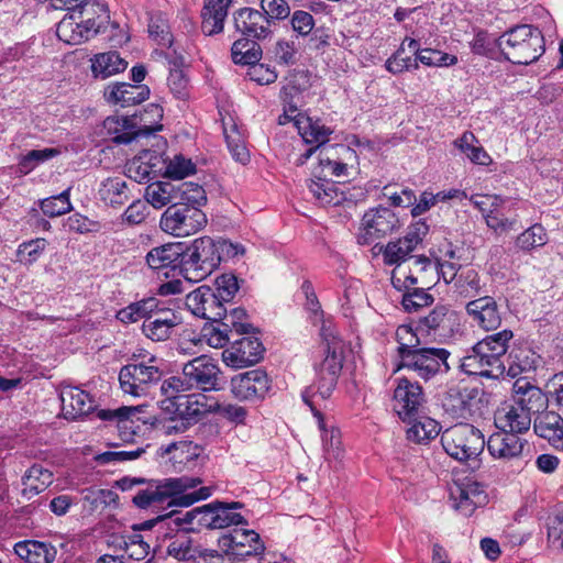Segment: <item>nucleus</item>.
<instances>
[{"mask_svg":"<svg viewBox=\"0 0 563 563\" xmlns=\"http://www.w3.org/2000/svg\"><path fill=\"white\" fill-rule=\"evenodd\" d=\"M324 356L314 366V383L301 394L303 402L309 406L314 417L321 418V402L329 399L336 387L344 361V342L335 335L333 329L325 323L320 329Z\"/></svg>","mask_w":563,"mask_h":563,"instance_id":"nucleus-1","label":"nucleus"},{"mask_svg":"<svg viewBox=\"0 0 563 563\" xmlns=\"http://www.w3.org/2000/svg\"><path fill=\"white\" fill-rule=\"evenodd\" d=\"M241 508L242 504L238 501L230 504L214 501L185 512L173 509L142 523H134L130 528H154L156 525H163L165 528H172V526L180 527L184 523H192L197 517H200L197 522L200 528L247 526L249 521L238 511Z\"/></svg>","mask_w":563,"mask_h":563,"instance_id":"nucleus-2","label":"nucleus"},{"mask_svg":"<svg viewBox=\"0 0 563 563\" xmlns=\"http://www.w3.org/2000/svg\"><path fill=\"white\" fill-rule=\"evenodd\" d=\"M515 387L516 396L512 402L498 408L494 420L497 429L520 435L529 431L532 416L544 408L547 398L540 388L527 382L525 386L517 382Z\"/></svg>","mask_w":563,"mask_h":563,"instance_id":"nucleus-3","label":"nucleus"},{"mask_svg":"<svg viewBox=\"0 0 563 563\" xmlns=\"http://www.w3.org/2000/svg\"><path fill=\"white\" fill-rule=\"evenodd\" d=\"M108 20L109 11L104 3L87 0L60 20L57 35L67 43L79 44L95 36Z\"/></svg>","mask_w":563,"mask_h":563,"instance_id":"nucleus-4","label":"nucleus"},{"mask_svg":"<svg viewBox=\"0 0 563 563\" xmlns=\"http://www.w3.org/2000/svg\"><path fill=\"white\" fill-rule=\"evenodd\" d=\"M494 42L507 60L518 65L534 63L545 51L542 32L531 24L511 27Z\"/></svg>","mask_w":563,"mask_h":563,"instance_id":"nucleus-5","label":"nucleus"},{"mask_svg":"<svg viewBox=\"0 0 563 563\" xmlns=\"http://www.w3.org/2000/svg\"><path fill=\"white\" fill-rule=\"evenodd\" d=\"M192 191L187 200H179L174 206L167 207L159 220V228L175 236H189L200 231L207 223V217L200 209L207 201L206 191L202 188V197L194 201Z\"/></svg>","mask_w":563,"mask_h":563,"instance_id":"nucleus-6","label":"nucleus"},{"mask_svg":"<svg viewBox=\"0 0 563 563\" xmlns=\"http://www.w3.org/2000/svg\"><path fill=\"white\" fill-rule=\"evenodd\" d=\"M180 276L190 283H199L218 268L221 255L218 244L209 236L183 243Z\"/></svg>","mask_w":563,"mask_h":563,"instance_id":"nucleus-7","label":"nucleus"},{"mask_svg":"<svg viewBox=\"0 0 563 563\" xmlns=\"http://www.w3.org/2000/svg\"><path fill=\"white\" fill-rule=\"evenodd\" d=\"M162 365L163 361L155 355L124 365L119 373L121 389L133 397L150 395L162 380Z\"/></svg>","mask_w":563,"mask_h":563,"instance_id":"nucleus-8","label":"nucleus"},{"mask_svg":"<svg viewBox=\"0 0 563 563\" xmlns=\"http://www.w3.org/2000/svg\"><path fill=\"white\" fill-rule=\"evenodd\" d=\"M485 443L482 431L468 423L455 424L441 434L444 451L460 462L476 461Z\"/></svg>","mask_w":563,"mask_h":563,"instance_id":"nucleus-9","label":"nucleus"},{"mask_svg":"<svg viewBox=\"0 0 563 563\" xmlns=\"http://www.w3.org/2000/svg\"><path fill=\"white\" fill-rule=\"evenodd\" d=\"M201 484L199 477H173L165 478L164 481H150L147 486L140 489L132 498L133 504L141 509L150 507H158L167 503L168 507L176 506L174 503L175 497Z\"/></svg>","mask_w":563,"mask_h":563,"instance_id":"nucleus-10","label":"nucleus"},{"mask_svg":"<svg viewBox=\"0 0 563 563\" xmlns=\"http://www.w3.org/2000/svg\"><path fill=\"white\" fill-rule=\"evenodd\" d=\"M451 353L443 347L423 346L408 358L399 361L396 371L407 369L417 377L428 382L437 375H444L450 371L448 358Z\"/></svg>","mask_w":563,"mask_h":563,"instance_id":"nucleus-11","label":"nucleus"},{"mask_svg":"<svg viewBox=\"0 0 563 563\" xmlns=\"http://www.w3.org/2000/svg\"><path fill=\"white\" fill-rule=\"evenodd\" d=\"M219 550L228 563L246 561L260 556L265 551L264 542L256 530H231L218 540Z\"/></svg>","mask_w":563,"mask_h":563,"instance_id":"nucleus-12","label":"nucleus"},{"mask_svg":"<svg viewBox=\"0 0 563 563\" xmlns=\"http://www.w3.org/2000/svg\"><path fill=\"white\" fill-rule=\"evenodd\" d=\"M419 331L426 333L430 341L446 342L459 331V313L445 305H437L427 316L419 320Z\"/></svg>","mask_w":563,"mask_h":563,"instance_id":"nucleus-13","label":"nucleus"},{"mask_svg":"<svg viewBox=\"0 0 563 563\" xmlns=\"http://www.w3.org/2000/svg\"><path fill=\"white\" fill-rule=\"evenodd\" d=\"M190 191H192L194 201L202 197V186L197 183L185 181L176 186L169 181H156L145 188L144 198L147 205L155 209H162L166 206H174L179 200H188Z\"/></svg>","mask_w":563,"mask_h":563,"instance_id":"nucleus-14","label":"nucleus"},{"mask_svg":"<svg viewBox=\"0 0 563 563\" xmlns=\"http://www.w3.org/2000/svg\"><path fill=\"white\" fill-rule=\"evenodd\" d=\"M461 369L467 375L499 378L506 373L504 360L489 352L486 343L478 341L461 360Z\"/></svg>","mask_w":563,"mask_h":563,"instance_id":"nucleus-15","label":"nucleus"},{"mask_svg":"<svg viewBox=\"0 0 563 563\" xmlns=\"http://www.w3.org/2000/svg\"><path fill=\"white\" fill-rule=\"evenodd\" d=\"M426 222L419 221L411 225L406 235L400 239L389 241L386 245L379 247L383 261L388 266L400 267L402 263L409 260L410 254L422 243L428 233Z\"/></svg>","mask_w":563,"mask_h":563,"instance_id":"nucleus-16","label":"nucleus"},{"mask_svg":"<svg viewBox=\"0 0 563 563\" xmlns=\"http://www.w3.org/2000/svg\"><path fill=\"white\" fill-rule=\"evenodd\" d=\"M470 201L479 210L486 225L495 233L503 234L517 229V218L506 217L503 212L507 198L499 195H474Z\"/></svg>","mask_w":563,"mask_h":563,"instance_id":"nucleus-17","label":"nucleus"},{"mask_svg":"<svg viewBox=\"0 0 563 563\" xmlns=\"http://www.w3.org/2000/svg\"><path fill=\"white\" fill-rule=\"evenodd\" d=\"M395 410L399 418L407 423L423 412L426 396L418 382L399 377L394 390Z\"/></svg>","mask_w":563,"mask_h":563,"instance_id":"nucleus-18","label":"nucleus"},{"mask_svg":"<svg viewBox=\"0 0 563 563\" xmlns=\"http://www.w3.org/2000/svg\"><path fill=\"white\" fill-rule=\"evenodd\" d=\"M398 227L399 220L391 209L383 207L372 209L363 216L357 241L363 245L372 244L393 233Z\"/></svg>","mask_w":563,"mask_h":563,"instance_id":"nucleus-19","label":"nucleus"},{"mask_svg":"<svg viewBox=\"0 0 563 563\" xmlns=\"http://www.w3.org/2000/svg\"><path fill=\"white\" fill-rule=\"evenodd\" d=\"M140 121H142L140 119ZM103 129L112 142L117 144H129L140 136H147L156 131L162 130L161 124L140 125L139 118L133 114L131 117H108L103 121Z\"/></svg>","mask_w":563,"mask_h":563,"instance_id":"nucleus-20","label":"nucleus"},{"mask_svg":"<svg viewBox=\"0 0 563 563\" xmlns=\"http://www.w3.org/2000/svg\"><path fill=\"white\" fill-rule=\"evenodd\" d=\"M186 307L196 317L218 322L227 318L225 303L213 288L200 286L186 297Z\"/></svg>","mask_w":563,"mask_h":563,"instance_id":"nucleus-21","label":"nucleus"},{"mask_svg":"<svg viewBox=\"0 0 563 563\" xmlns=\"http://www.w3.org/2000/svg\"><path fill=\"white\" fill-rule=\"evenodd\" d=\"M187 386H197L203 390L221 389V372L212 358L201 355L183 366Z\"/></svg>","mask_w":563,"mask_h":563,"instance_id":"nucleus-22","label":"nucleus"},{"mask_svg":"<svg viewBox=\"0 0 563 563\" xmlns=\"http://www.w3.org/2000/svg\"><path fill=\"white\" fill-rule=\"evenodd\" d=\"M291 121L305 143L314 144V146L308 148L297 158L296 165L301 166L306 164L316 151L320 152L322 147H325V143L333 131L319 120H312L310 117L302 113L291 117Z\"/></svg>","mask_w":563,"mask_h":563,"instance_id":"nucleus-23","label":"nucleus"},{"mask_svg":"<svg viewBox=\"0 0 563 563\" xmlns=\"http://www.w3.org/2000/svg\"><path fill=\"white\" fill-rule=\"evenodd\" d=\"M450 495L454 509L465 517L472 516L476 508L484 507L488 503V494L484 485L472 478L455 483Z\"/></svg>","mask_w":563,"mask_h":563,"instance_id":"nucleus-24","label":"nucleus"},{"mask_svg":"<svg viewBox=\"0 0 563 563\" xmlns=\"http://www.w3.org/2000/svg\"><path fill=\"white\" fill-rule=\"evenodd\" d=\"M183 319L174 309L161 307L142 323V333L152 342H165L169 340Z\"/></svg>","mask_w":563,"mask_h":563,"instance_id":"nucleus-25","label":"nucleus"},{"mask_svg":"<svg viewBox=\"0 0 563 563\" xmlns=\"http://www.w3.org/2000/svg\"><path fill=\"white\" fill-rule=\"evenodd\" d=\"M487 451L495 460L503 462H512L525 456V451H529L528 441L518 434L499 430L489 435L485 441Z\"/></svg>","mask_w":563,"mask_h":563,"instance_id":"nucleus-26","label":"nucleus"},{"mask_svg":"<svg viewBox=\"0 0 563 563\" xmlns=\"http://www.w3.org/2000/svg\"><path fill=\"white\" fill-rule=\"evenodd\" d=\"M263 353L264 346L257 338H234L231 345L223 350L222 360L228 366L242 368L257 363Z\"/></svg>","mask_w":563,"mask_h":563,"instance_id":"nucleus-27","label":"nucleus"},{"mask_svg":"<svg viewBox=\"0 0 563 563\" xmlns=\"http://www.w3.org/2000/svg\"><path fill=\"white\" fill-rule=\"evenodd\" d=\"M268 389V376L260 368L241 373L231 379V391L241 400L262 399Z\"/></svg>","mask_w":563,"mask_h":563,"instance_id":"nucleus-28","label":"nucleus"},{"mask_svg":"<svg viewBox=\"0 0 563 563\" xmlns=\"http://www.w3.org/2000/svg\"><path fill=\"white\" fill-rule=\"evenodd\" d=\"M465 310L472 321L485 331L496 330L501 324L499 306L492 296L471 300L466 303Z\"/></svg>","mask_w":563,"mask_h":563,"instance_id":"nucleus-29","label":"nucleus"},{"mask_svg":"<svg viewBox=\"0 0 563 563\" xmlns=\"http://www.w3.org/2000/svg\"><path fill=\"white\" fill-rule=\"evenodd\" d=\"M234 24L238 31L247 38L265 40L272 35L271 19L264 12L242 8L234 13Z\"/></svg>","mask_w":563,"mask_h":563,"instance_id":"nucleus-30","label":"nucleus"},{"mask_svg":"<svg viewBox=\"0 0 563 563\" xmlns=\"http://www.w3.org/2000/svg\"><path fill=\"white\" fill-rule=\"evenodd\" d=\"M59 397L62 411L66 419H78L96 408V400L91 395L78 387H63Z\"/></svg>","mask_w":563,"mask_h":563,"instance_id":"nucleus-31","label":"nucleus"},{"mask_svg":"<svg viewBox=\"0 0 563 563\" xmlns=\"http://www.w3.org/2000/svg\"><path fill=\"white\" fill-rule=\"evenodd\" d=\"M537 413L533 420L534 433L554 449L563 450V416L552 410H540Z\"/></svg>","mask_w":563,"mask_h":563,"instance_id":"nucleus-32","label":"nucleus"},{"mask_svg":"<svg viewBox=\"0 0 563 563\" xmlns=\"http://www.w3.org/2000/svg\"><path fill=\"white\" fill-rule=\"evenodd\" d=\"M311 87L310 75L306 70H294L289 77L288 82L280 91L282 99L288 106L284 115L279 118V123L285 124L291 121V117L298 114L297 106L292 102L295 98Z\"/></svg>","mask_w":563,"mask_h":563,"instance_id":"nucleus-33","label":"nucleus"},{"mask_svg":"<svg viewBox=\"0 0 563 563\" xmlns=\"http://www.w3.org/2000/svg\"><path fill=\"white\" fill-rule=\"evenodd\" d=\"M183 243H167L161 246L153 247L146 255V263L153 271L163 268H170L173 272H178L180 275Z\"/></svg>","mask_w":563,"mask_h":563,"instance_id":"nucleus-34","label":"nucleus"},{"mask_svg":"<svg viewBox=\"0 0 563 563\" xmlns=\"http://www.w3.org/2000/svg\"><path fill=\"white\" fill-rule=\"evenodd\" d=\"M150 96V89L146 85H131L119 82L109 86L104 91V97L109 102L130 107L143 102Z\"/></svg>","mask_w":563,"mask_h":563,"instance_id":"nucleus-35","label":"nucleus"},{"mask_svg":"<svg viewBox=\"0 0 563 563\" xmlns=\"http://www.w3.org/2000/svg\"><path fill=\"white\" fill-rule=\"evenodd\" d=\"M231 0H205L201 30L206 35L222 32Z\"/></svg>","mask_w":563,"mask_h":563,"instance_id":"nucleus-36","label":"nucleus"},{"mask_svg":"<svg viewBox=\"0 0 563 563\" xmlns=\"http://www.w3.org/2000/svg\"><path fill=\"white\" fill-rule=\"evenodd\" d=\"M396 341L398 343V360L404 361L417 350L426 346L428 338H426V333L419 331V321H417L415 328L411 324L399 325L396 330Z\"/></svg>","mask_w":563,"mask_h":563,"instance_id":"nucleus-37","label":"nucleus"},{"mask_svg":"<svg viewBox=\"0 0 563 563\" xmlns=\"http://www.w3.org/2000/svg\"><path fill=\"white\" fill-rule=\"evenodd\" d=\"M54 481L53 473L40 464L31 466L21 478V495L26 500L44 492Z\"/></svg>","mask_w":563,"mask_h":563,"instance_id":"nucleus-38","label":"nucleus"},{"mask_svg":"<svg viewBox=\"0 0 563 563\" xmlns=\"http://www.w3.org/2000/svg\"><path fill=\"white\" fill-rule=\"evenodd\" d=\"M14 552L27 563H51L56 556V549L53 545L36 540L18 542Z\"/></svg>","mask_w":563,"mask_h":563,"instance_id":"nucleus-39","label":"nucleus"},{"mask_svg":"<svg viewBox=\"0 0 563 563\" xmlns=\"http://www.w3.org/2000/svg\"><path fill=\"white\" fill-rule=\"evenodd\" d=\"M408 426L406 438L416 444H428L439 435L441 430L438 421L422 413L411 419Z\"/></svg>","mask_w":563,"mask_h":563,"instance_id":"nucleus-40","label":"nucleus"},{"mask_svg":"<svg viewBox=\"0 0 563 563\" xmlns=\"http://www.w3.org/2000/svg\"><path fill=\"white\" fill-rule=\"evenodd\" d=\"M539 363L540 356L531 349H514L507 357V375L515 378L523 373L532 372Z\"/></svg>","mask_w":563,"mask_h":563,"instance_id":"nucleus-41","label":"nucleus"},{"mask_svg":"<svg viewBox=\"0 0 563 563\" xmlns=\"http://www.w3.org/2000/svg\"><path fill=\"white\" fill-rule=\"evenodd\" d=\"M98 196L106 205L122 206L129 199L128 184L122 177H108L101 181Z\"/></svg>","mask_w":563,"mask_h":563,"instance_id":"nucleus-42","label":"nucleus"},{"mask_svg":"<svg viewBox=\"0 0 563 563\" xmlns=\"http://www.w3.org/2000/svg\"><path fill=\"white\" fill-rule=\"evenodd\" d=\"M206 397L203 395H184L178 397L176 411L188 424L199 421L207 412Z\"/></svg>","mask_w":563,"mask_h":563,"instance_id":"nucleus-43","label":"nucleus"},{"mask_svg":"<svg viewBox=\"0 0 563 563\" xmlns=\"http://www.w3.org/2000/svg\"><path fill=\"white\" fill-rule=\"evenodd\" d=\"M158 306L159 301L156 298H144L120 309L117 312L115 318L124 324L135 323L142 319L144 321L155 312Z\"/></svg>","mask_w":563,"mask_h":563,"instance_id":"nucleus-44","label":"nucleus"},{"mask_svg":"<svg viewBox=\"0 0 563 563\" xmlns=\"http://www.w3.org/2000/svg\"><path fill=\"white\" fill-rule=\"evenodd\" d=\"M128 67V63L118 52L110 51L95 56L91 70L97 78L106 79L115 74L122 73Z\"/></svg>","mask_w":563,"mask_h":563,"instance_id":"nucleus-45","label":"nucleus"},{"mask_svg":"<svg viewBox=\"0 0 563 563\" xmlns=\"http://www.w3.org/2000/svg\"><path fill=\"white\" fill-rule=\"evenodd\" d=\"M162 456L170 455V460L175 463L189 464L197 460L201 452L202 448L192 441H177L172 442L167 445H162L158 450Z\"/></svg>","mask_w":563,"mask_h":563,"instance_id":"nucleus-46","label":"nucleus"},{"mask_svg":"<svg viewBox=\"0 0 563 563\" xmlns=\"http://www.w3.org/2000/svg\"><path fill=\"white\" fill-rule=\"evenodd\" d=\"M478 140L471 131H465L459 139L454 141V146L463 152L467 158L477 165L487 166L492 163V158L483 146L476 145Z\"/></svg>","mask_w":563,"mask_h":563,"instance_id":"nucleus-47","label":"nucleus"},{"mask_svg":"<svg viewBox=\"0 0 563 563\" xmlns=\"http://www.w3.org/2000/svg\"><path fill=\"white\" fill-rule=\"evenodd\" d=\"M231 54L235 64L251 65L260 62L262 48L255 41L239 38L233 43Z\"/></svg>","mask_w":563,"mask_h":563,"instance_id":"nucleus-48","label":"nucleus"},{"mask_svg":"<svg viewBox=\"0 0 563 563\" xmlns=\"http://www.w3.org/2000/svg\"><path fill=\"white\" fill-rule=\"evenodd\" d=\"M308 189L313 198L323 207L335 206L341 202L342 198L338 194L335 185L325 178L311 179L308 184Z\"/></svg>","mask_w":563,"mask_h":563,"instance_id":"nucleus-49","label":"nucleus"},{"mask_svg":"<svg viewBox=\"0 0 563 563\" xmlns=\"http://www.w3.org/2000/svg\"><path fill=\"white\" fill-rule=\"evenodd\" d=\"M203 338L209 346L214 349L223 347L228 342L238 336L229 322L218 321L203 327Z\"/></svg>","mask_w":563,"mask_h":563,"instance_id":"nucleus-50","label":"nucleus"},{"mask_svg":"<svg viewBox=\"0 0 563 563\" xmlns=\"http://www.w3.org/2000/svg\"><path fill=\"white\" fill-rule=\"evenodd\" d=\"M453 289L465 298L479 295L481 284L478 273L471 267L463 268L453 283Z\"/></svg>","mask_w":563,"mask_h":563,"instance_id":"nucleus-51","label":"nucleus"},{"mask_svg":"<svg viewBox=\"0 0 563 563\" xmlns=\"http://www.w3.org/2000/svg\"><path fill=\"white\" fill-rule=\"evenodd\" d=\"M224 136L228 148L234 161L245 165L250 162V153L245 146L244 140L241 133L238 131L235 124L230 130L224 128Z\"/></svg>","mask_w":563,"mask_h":563,"instance_id":"nucleus-52","label":"nucleus"},{"mask_svg":"<svg viewBox=\"0 0 563 563\" xmlns=\"http://www.w3.org/2000/svg\"><path fill=\"white\" fill-rule=\"evenodd\" d=\"M58 153L59 152L56 148L32 150L25 155L21 156L19 159L18 169L21 174L26 175L36 168L40 164L58 155Z\"/></svg>","mask_w":563,"mask_h":563,"instance_id":"nucleus-53","label":"nucleus"},{"mask_svg":"<svg viewBox=\"0 0 563 563\" xmlns=\"http://www.w3.org/2000/svg\"><path fill=\"white\" fill-rule=\"evenodd\" d=\"M318 419L319 428L322 430L323 451L328 460H340L342 457L341 435L338 429L324 428L323 418Z\"/></svg>","mask_w":563,"mask_h":563,"instance_id":"nucleus-54","label":"nucleus"},{"mask_svg":"<svg viewBox=\"0 0 563 563\" xmlns=\"http://www.w3.org/2000/svg\"><path fill=\"white\" fill-rule=\"evenodd\" d=\"M547 242L545 229L541 224H533L517 238L516 244L523 251H531L543 246Z\"/></svg>","mask_w":563,"mask_h":563,"instance_id":"nucleus-55","label":"nucleus"},{"mask_svg":"<svg viewBox=\"0 0 563 563\" xmlns=\"http://www.w3.org/2000/svg\"><path fill=\"white\" fill-rule=\"evenodd\" d=\"M41 210L49 218L63 216L71 210L69 189L41 201Z\"/></svg>","mask_w":563,"mask_h":563,"instance_id":"nucleus-56","label":"nucleus"},{"mask_svg":"<svg viewBox=\"0 0 563 563\" xmlns=\"http://www.w3.org/2000/svg\"><path fill=\"white\" fill-rule=\"evenodd\" d=\"M273 57L278 65L290 66L298 60V45L292 40H278L273 49Z\"/></svg>","mask_w":563,"mask_h":563,"instance_id":"nucleus-57","label":"nucleus"},{"mask_svg":"<svg viewBox=\"0 0 563 563\" xmlns=\"http://www.w3.org/2000/svg\"><path fill=\"white\" fill-rule=\"evenodd\" d=\"M196 173V165L190 158L183 155H175L166 164L165 176L172 179H183Z\"/></svg>","mask_w":563,"mask_h":563,"instance_id":"nucleus-58","label":"nucleus"},{"mask_svg":"<svg viewBox=\"0 0 563 563\" xmlns=\"http://www.w3.org/2000/svg\"><path fill=\"white\" fill-rule=\"evenodd\" d=\"M512 338V331L505 329L485 336L481 342L486 343V347H489V352H493V354L498 356L500 360H504L509 347V342Z\"/></svg>","mask_w":563,"mask_h":563,"instance_id":"nucleus-59","label":"nucleus"},{"mask_svg":"<svg viewBox=\"0 0 563 563\" xmlns=\"http://www.w3.org/2000/svg\"><path fill=\"white\" fill-rule=\"evenodd\" d=\"M47 246V241L43 238H37L19 245L18 256L20 262L31 265L35 263L43 254Z\"/></svg>","mask_w":563,"mask_h":563,"instance_id":"nucleus-60","label":"nucleus"},{"mask_svg":"<svg viewBox=\"0 0 563 563\" xmlns=\"http://www.w3.org/2000/svg\"><path fill=\"white\" fill-rule=\"evenodd\" d=\"M433 302V297L428 294L423 288H412L404 294L401 305L408 312H413L420 308L430 306Z\"/></svg>","mask_w":563,"mask_h":563,"instance_id":"nucleus-61","label":"nucleus"},{"mask_svg":"<svg viewBox=\"0 0 563 563\" xmlns=\"http://www.w3.org/2000/svg\"><path fill=\"white\" fill-rule=\"evenodd\" d=\"M167 553L177 560L188 561L195 560L199 551L192 547L191 540L184 534L169 543Z\"/></svg>","mask_w":563,"mask_h":563,"instance_id":"nucleus-62","label":"nucleus"},{"mask_svg":"<svg viewBox=\"0 0 563 563\" xmlns=\"http://www.w3.org/2000/svg\"><path fill=\"white\" fill-rule=\"evenodd\" d=\"M418 59L421 64L433 67H448L457 63L456 56L432 48H423Z\"/></svg>","mask_w":563,"mask_h":563,"instance_id":"nucleus-63","label":"nucleus"},{"mask_svg":"<svg viewBox=\"0 0 563 563\" xmlns=\"http://www.w3.org/2000/svg\"><path fill=\"white\" fill-rule=\"evenodd\" d=\"M217 296L224 302L229 303L239 290L238 278L233 274H222L216 279Z\"/></svg>","mask_w":563,"mask_h":563,"instance_id":"nucleus-64","label":"nucleus"}]
</instances>
